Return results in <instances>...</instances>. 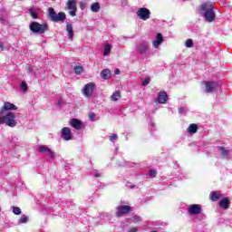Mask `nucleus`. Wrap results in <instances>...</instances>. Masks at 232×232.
Returning <instances> with one entry per match:
<instances>
[{"mask_svg": "<svg viewBox=\"0 0 232 232\" xmlns=\"http://www.w3.org/2000/svg\"><path fill=\"white\" fill-rule=\"evenodd\" d=\"M200 10L204 12L205 21L207 23H213L217 18L215 11L213 10V4L207 2L200 5Z\"/></svg>", "mask_w": 232, "mask_h": 232, "instance_id": "f257e3e1", "label": "nucleus"}, {"mask_svg": "<svg viewBox=\"0 0 232 232\" xmlns=\"http://www.w3.org/2000/svg\"><path fill=\"white\" fill-rule=\"evenodd\" d=\"M0 124H5L9 128H15L17 126V121H15V113L7 112L4 116H0Z\"/></svg>", "mask_w": 232, "mask_h": 232, "instance_id": "f03ea898", "label": "nucleus"}, {"mask_svg": "<svg viewBox=\"0 0 232 232\" xmlns=\"http://www.w3.org/2000/svg\"><path fill=\"white\" fill-rule=\"evenodd\" d=\"M29 29L33 34H40L43 35L45 32L50 30L48 24H40L39 22H32L29 25Z\"/></svg>", "mask_w": 232, "mask_h": 232, "instance_id": "7ed1b4c3", "label": "nucleus"}, {"mask_svg": "<svg viewBox=\"0 0 232 232\" xmlns=\"http://www.w3.org/2000/svg\"><path fill=\"white\" fill-rule=\"evenodd\" d=\"M48 11H49V17L51 21H53V23H59L66 19V14H64V12H60L57 14L55 12V9L52 7H50Z\"/></svg>", "mask_w": 232, "mask_h": 232, "instance_id": "20e7f679", "label": "nucleus"}, {"mask_svg": "<svg viewBox=\"0 0 232 232\" xmlns=\"http://www.w3.org/2000/svg\"><path fill=\"white\" fill-rule=\"evenodd\" d=\"M136 14L141 21H148L150 15H151V12L146 7H141L137 11Z\"/></svg>", "mask_w": 232, "mask_h": 232, "instance_id": "39448f33", "label": "nucleus"}, {"mask_svg": "<svg viewBox=\"0 0 232 232\" xmlns=\"http://www.w3.org/2000/svg\"><path fill=\"white\" fill-rule=\"evenodd\" d=\"M67 8L69 10V15L75 17L77 15V0H68Z\"/></svg>", "mask_w": 232, "mask_h": 232, "instance_id": "423d86ee", "label": "nucleus"}, {"mask_svg": "<svg viewBox=\"0 0 232 232\" xmlns=\"http://www.w3.org/2000/svg\"><path fill=\"white\" fill-rule=\"evenodd\" d=\"M202 84H204L205 86V92L206 93H213V92H215V90H217V87L218 86V83H217V82H202Z\"/></svg>", "mask_w": 232, "mask_h": 232, "instance_id": "0eeeda50", "label": "nucleus"}, {"mask_svg": "<svg viewBox=\"0 0 232 232\" xmlns=\"http://www.w3.org/2000/svg\"><path fill=\"white\" fill-rule=\"evenodd\" d=\"M95 90V83L93 82H89L84 85L82 89V93L85 97H92V94L93 93V91Z\"/></svg>", "mask_w": 232, "mask_h": 232, "instance_id": "6e6552de", "label": "nucleus"}, {"mask_svg": "<svg viewBox=\"0 0 232 232\" xmlns=\"http://www.w3.org/2000/svg\"><path fill=\"white\" fill-rule=\"evenodd\" d=\"M131 213V207L129 205H122L118 207L117 217H124V215H130Z\"/></svg>", "mask_w": 232, "mask_h": 232, "instance_id": "1a4fd4ad", "label": "nucleus"}, {"mask_svg": "<svg viewBox=\"0 0 232 232\" xmlns=\"http://www.w3.org/2000/svg\"><path fill=\"white\" fill-rule=\"evenodd\" d=\"M12 110H17V106H15V104L14 103L6 102L4 103V106L0 109V115H3L5 111H10Z\"/></svg>", "mask_w": 232, "mask_h": 232, "instance_id": "9d476101", "label": "nucleus"}, {"mask_svg": "<svg viewBox=\"0 0 232 232\" xmlns=\"http://www.w3.org/2000/svg\"><path fill=\"white\" fill-rule=\"evenodd\" d=\"M188 213H190V215H200V213H202V207L198 204L190 205Z\"/></svg>", "mask_w": 232, "mask_h": 232, "instance_id": "9b49d317", "label": "nucleus"}, {"mask_svg": "<svg viewBox=\"0 0 232 232\" xmlns=\"http://www.w3.org/2000/svg\"><path fill=\"white\" fill-rule=\"evenodd\" d=\"M62 139L63 140H72V130L68 127L62 129Z\"/></svg>", "mask_w": 232, "mask_h": 232, "instance_id": "f8f14e48", "label": "nucleus"}, {"mask_svg": "<svg viewBox=\"0 0 232 232\" xmlns=\"http://www.w3.org/2000/svg\"><path fill=\"white\" fill-rule=\"evenodd\" d=\"M218 204L221 209H229V206H231V200H229L227 198H223Z\"/></svg>", "mask_w": 232, "mask_h": 232, "instance_id": "ddd939ff", "label": "nucleus"}, {"mask_svg": "<svg viewBox=\"0 0 232 232\" xmlns=\"http://www.w3.org/2000/svg\"><path fill=\"white\" fill-rule=\"evenodd\" d=\"M163 41H164V37L162 36V34L160 33L157 34L156 40L152 42L154 48H159V46L162 44Z\"/></svg>", "mask_w": 232, "mask_h": 232, "instance_id": "4468645a", "label": "nucleus"}, {"mask_svg": "<svg viewBox=\"0 0 232 232\" xmlns=\"http://www.w3.org/2000/svg\"><path fill=\"white\" fill-rule=\"evenodd\" d=\"M66 32L70 41H73V25L66 22Z\"/></svg>", "mask_w": 232, "mask_h": 232, "instance_id": "2eb2a0df", "label": "nucleus"}, {"mask_svg": "<svg viewBox=\"0 0 232 232\" xmlns=\"http://www.w3.org/2000/svg\"><path fill=\"white\" fill-rule=\"evenodd\" d=\"M70 124L75 130H81V128H82V121H81V120H79V119L71 120Z\"/></svg>", "mask_w": 232, "mask_h": 232, "instance_id": "dca6fc26", "label": "nucleus"}, {"mask_svg": "<svg viewBox=\"0 0 232 232\" xmlns=\"http://www.w3.org/2000/svg\"><path fill=\"white\" fill-rule=\"evenodd\" d=\"M209 197L212 202H217V200H220V198H222V194L220 192L212 191L210 192Z\"/></svg>", "mask_w": 232, "mask_h": 232, "instance_id": "f3484780", "label": "nucleus"}, {"mask_svg": "<svg viewBox=\"0 0 232 232\" xmlns=\"http://www.w3.org/2000/svg\"><path fill=\"white\" fill-rule=\"evenodd\" d=\"M166 101H168V93H166L165 92H160L158 96L159 104H164Z\"/></svg>", "mask_w": 232, "mask_h": 232, "instance_id": "a211bd4d", "label": "nucleus"}, {"mask_svg": "<svg viewBox=\"0 0 232 232\" xmlns=\"http://www.w3.org/2000/svg\"><path fill=\"white\" fill-rule=\"evenodd\" d=\"M148 44L146 42H142L140 44V47L138 49V52L139 53H146V52H148Z\"/></svg>", "mask_w": 232, "mask_h": 232, "instance_id": "6ab92c4d", "label": "nucleus"}, {"mask_svg": "<svg viewBox=\"0 0 232 232\" xmlns=\"http://www.w3.org/2000/svg\"><path fill=\"white\" fill-rule=\"evenodd\" d=\"M188 133L194 134L197 133V131H198V125H197L196 123H191L188 129H187Z\"/></svg>", "mask_w": 232, "mask_h": 232, "instance_id": "aec40b11", "label": "nucleus"}, {"mask_svg": "<svg viewBox=\"0 0 232 232\" xmlns=\"http://www.w3.org/2000/svg\"><path fill=\"white\" fill-rule=\"evenodd\" d=\"M101 77L105 80L110 79L111 77V72L109 69H105L101 72Z\"/></svg>", "mask_w": 232, "mask_h": 232, "instance_id": "412c9836", "label": "nucleus"}, {"mask_svg": "<svg viewBox=\"0 0 232 232\" xmlns=\"http://www.w3.org/2000/svg\"><path fill=\"white\" fill-rule=\"evenodd\" d=\"M92 12L97 13L101 10V4L99 2H95L91 5Z\"/></svg>", "mask_w": 232, "mask_h": 232, "instance_id": "4be33fe9", "label": "nucleus"}, {"mask_svg": "<svg viewBox=\"0 0 232 232\" xmlns=\"http://www.w3.org/2000/svg\"><path fill=\"white\" fill-rule=\"evenodd\" d=\"M82 72H84V68L82 66L77 65L74 67V73H76V75H81Z\"/></svg>", "mask_w": 232, "mask_h": 232, "instance_id": "5701e85b", "label": "nucleus"}, {"mask_svg": "<svg viewBox=\"0 0 232 232\" xmlns=\"http://www.w3.org/2000/svg\"><path fill=\"white\" fill-rule=\"evenodd\" d=\"M219 151H220L222 157H228V155H229V150H227L226 148H224V147H220V148H219Z\"/></svg>", "mask_w": 232, "mask_h": 232, "instance_id": "b1692460", "label": "nucleus"}, {"mask_svg": "<svg viewBox=\"0 0 232 232\" xmlns=\"http://www.w3.org/2000/svg\"><path fill=\"white\" fill-rule=\"evenodd\" d=\"M111 52V45H110V44H107L104 48L103 55H110Z\"/></svg>", "mask_w": 232, "mask_h": 232, "instance_id": "393cba45", "label": "nucleus"}, {"mask_svg": "<svg viewBox=\"0 0 232 232\" xmlns=\"http://www.w3.org/2000/svg\"><path fill=\"white\" fill-rule=\"evenodd\" d=\"M29 14L33 19H39V14L34 9H29Z\"/></svg>", "mask_w": 232, "mask_h": 232, "instance_id": "a878e982", "label": "nucleus"}, {"mask_svg": "<svg viewBox=\"0 0 232 232\" xmlns=\"http://www.w3.org/2000/svg\"><path fill=\"white\" fill-rule=\"evenodd\" d=\"M185 46L187 48H193V39H187L185 42Z\"/></svg>", "mask_w": 232, "mask_h": 232, "instance_id": "bb28decb", "label": "nucleus"}, {"mask_svg": "<svg viewBox=\"0 0 232 232\" xmlns=\"http://www.w3.org/2000/svg\"><path fill=\"white\" fill-rule=\"evenodd\" d=\"M49 148L44 146V145H41L38 149L39 153H46V151H48Z\"/></svg>", "mask_w": 232, "mask_h": 232, "instance_id": "cd10ccee", "label": "nucleus"}, {"mask_svg": "<svg viewBox=\"0 0 232 232\" xmlns=\"http://www.w3.org/2000/svg\"><path fill=\"white\" fill-rule=\"evenodd\" d=\"M26 222H28V216L26 215H23L20 219H19V223L20 224H26Z\"/></svg>", "mask_w": 232, "mask_h": 232, "instance_id": "c85d7f7f", "label": "nucleus"}, {"mask_svg": "<svg viewBox=\"0 0 232 232\" xmlns=\"http://www.w3.org/2000/svg\"><path fill=\"white\" fill-rule=\"evenodd\" d=\"M13 213L14 215H21V208L19 207H13Z\"/></svg>", "mask_w": 232, "mask_h": 232, "instance_id": "c756f323", "label": "nucleus"}, {"mask_svg": "<svg viewBox=\"0 0 232 232\" xmlns=\"http://www.w3.org/2000/svg\"><path fill=\"white\" fill-rule=\"evenodd\" d=\"M21 90L23 92H26L28 90V84H26V82H21Z\"/></svg>", "mask_w": 232, "mask_h": 232, "instance_id": "7c9ffc66", "label": "nucleus"}, {"mask_svg": "<svg viewBox=\"0 0 232 232\" xmlns=\"http://www.w3.org/2000/svg\"><path fill=\"white\" fill-rule=\"evenodd\" d=\"M149 175L150 177H151L152 179H155L157 177V170L155 169H150L149 170Z\"/></svg>", "mask_w": 232, "mask_h": 232, "instance_id": "2f4dec72", "label": "nucleus"}, {"mask_svg": "<svg viewBox=\"0 0 232 232\" xmlns=\"http://www.w3.org/2000/svg\"><path fill=\"white\" fill-rule=\"evenodd\" d=\"M150 77L145 78L143 82H141V86H148L150 84Z\"/></svg>", "mask_w": 232, "mask_h": 232, "instance_id": "473e14b6", "label": "nucleus"}, {"mask_svg": "<svg viewBox=\"0 0 232 232\" xmlns=\"http://www.w3.org/2000/svg\"><path fill=\"white\" fill-rule=\"evenodd\" d=\"M132 219L134 220V222L139 223V222H142V218H140V216H134L132 217Z\"/></svg>", "mask_w": 232, "mask_h": 232, "instance_id": "72a5a7b5", "label": "nucleus"}, {"mask_svg": "<svg viewBox=\"0 0 232 232\" xmlns=\"http://www.w3.org/2000/svg\"><path fill=\"white\" fill-rule=\"evenodd\" d=\"M47 153H48L49 157H51V159H53L55 157V152H53V150H52V149H48Z\"/></svg>", "mask_w": 232, "mask_h": 232, "instance_id": "f704fd0d", "label": "nucleus"}, {"mask_svg": "<svg viewBox=\"0 0 232 232\" xmlns=\"http://www.w3.org/2000/svg\"><path fill=\"white\" fill-rule=\"evenodd\" d=\"M25 71L27 72V73H32V65H30L29 63L25 64Z\"/></svg>", "mask_w": 232, "mask_h": 232, "instance_id": "c9c22d12", "label": "nucleus"}, {"mask_svg": "<svg viewBox=\"0 0 232 232\" xmlns=\"http://www.w3.org/2000/svg\"><path fill=\"white\" fill-rule=\"evenodd\" d=\"M95 117H96L95 112H90L89 113L90 121H95Z\"/></svg>", "mask_w": 232, "mask_h": 232, "instance_id": "e433bc0d", "label": "nucleus"}, {"mask_svg": "<svg viewBox=\"0 0 232 232\" xmlns=\"http://www.w3.org/2000/svg\"><path fill=\"white\" fill-rule=\"evenodd\" d=\"M111 101H117V92H113L111 96Z\"/></svg>", "mask_w": 232, "mask_h": 232, "instance_id": "4c0bfd02", "label": "nucleus"}, {"mask_svg": "<svg viewBox=\"0 0 232 232\" xmlns=\"http://www.w3.org/2000/svg\"><path fill=\"white\" fill-rule=\"evenodd\" d=\"M110 140L113 141L117 139V134H112L109 137Z\"/></svg>", "mask_w": 232, "mask_h": 232, "instance_id": "58836bf2", "label": "nucleus"}, {"mask_svg": "<svg viewBox=\"0 0 232 232\" xmlns=\"http://www.w3.org/2000/svg\"><path fill=\"white\" fill-rule=\"evenodd\" d=\"M137 231H138L137 227H134L130 228L128 232H137Z\"/></svg>", "mask_w": 232, "mask_h": 232, "instance_id": "ea45409f", "label": "nucleus"}, {"mask_svg": "<svg viewBox=\"0 0 232 232\" xmlns=\"http://www.w3.org/2000/svg\"><path fill=\"white\" fill-rule=\"evenodd\" d=\"M179 113H184V107H179L178 109Z\"/></svg>", "mask_w": 232, "mask_h": 232, "instance_id": "a19ab883", "label": "nucleus"}, {"mask_svg": "<svg viewBox=\"0 0 232 232\" xmlns=\"http://www.w3.org/2000/svg\"><path fill=\"white\" fill-rule=\"evenodd\" d=\"M0 48L1 50H5V44H3V42H0Z\"/></svg>", "mask_w": 232, "mask_h": 232, "instance_id": "79ce46f5", "label": "nucleus"}, {"mask_svg": "<svg viewBox=\"0 0 232 232\" xmlns=\"http://www.w3.org/2000/svg\"><path fill=\"white\" fill-rule=\"evenodd\" d=\"M0 23H2V24H5V18H3V16H0Z\"/></svg>", "mask_w": 232, "mask_h": 232, "instance_id": "37998d69", "label": "nucleus"}, {"mask_svg": "<svg viewBox=\"0 0 232 232\" xmlns=\"http://www.w3.org/2000/svg\"><path fill=\"white\" fill-rule=\"evenodd\" d=\"M94 177H95L96 179H99V178H101V177H102V175H101V174H99V173H95V174H94Z\"/></svg>", "mask_w": 232, "mask_h": 232, "instance_id": "c03bdc74", "label": "nucleus"}, {"mask_svg": "<svg viewBox=\"0 0 232 232\" xmlns=\"http://www.w3.org/2000/svg\"><path fill=\"white\" fill-rule=\"evenodd\" d=\"M117 97H118V99H121V92H117Z\"/></svg>", "mask_w": 232, "mask_h": 232, "instance_id": "a18cd8bd", "label": "nucleus"}, {"mask_svg": "<svg viewBox=\"0 0 232 232\" xmlns=\"http://www.w3.org/2000/svg\"><path fill=\"white\" fill-rule=\"evenodd\" d=\"M122 5H123V6H126V5H128V1H123Z\"/></svg>", "mask_w": 232, "mask_h": 232, "instance_id": "49530a36", "label": "nucleus"}, {"mask_svg": "<svg viewBox=\"0 0 232 232\" xmlns=\"http://www.w3.org/2000/svg\"><path fill=\"white\" fill-rule=\"evenodd\" d=\"M121 74V70L117 69V75Z\"/></svg>", "mask_w": 232, "mask_h": 232, "instance_id": "de8ad7c7", "label": "nucleus"}, {"mask_svg": "<svg viewBox=\"0 0 232 232\" xmlns=\"http://www.w3.org/2000/svg\"><path fill=\"white\" fill-rule=\"evenodd\" d=\"M114 74L117 75V69L114 70Z\"/></svg>", "mask_w": 232, "mask_h": 232, "instance_id": "09e8293b", "label": "nucleus"}]
</instances>
